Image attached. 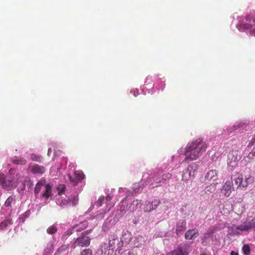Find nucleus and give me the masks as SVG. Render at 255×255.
Returning <instances> with one entry per match:
<instances>
[{
	"label": "nucleus",
	"instance_id": "16",
	"mask_svg": "<svg viewBox=\"0 0 255 255\" xmlns=\"http://www.w3.org/2000/svg\"><path fill=\"white\" fill-rule=\"evenodd\" d=\"M217 175L216 170H210L206 174L205 178L208 180H215Z\"/></svg>",
	"mask_w": 255,
	"mask_h": 255
},
{
	"label": "nucleus",
	"instance_id": "41",
	"mask_svg": "<svg viewBox=\"0 0 255 255\" xmlns=\"http://www.w3.org/2000/svg\"><path fill=\"white\" fill-rule=\"evenodd\" d=\"M26 183L27 184V186L29 188H31L33 185V182L30 179H28L26 181Z\"/></svg>",
	"mask_w": 255,
	"mask_h": 255
},
{
	"label": "nucleus",
	"instance_id": "43",
	"mask_svg": "<svg viewBox=\"0 0 255 255\" xmlns=\"http://www.w3.org/2000/svg\"><path fill=\"white\" fill-rule=\"evenodd\" d=\"M131 253H132V252H127V251H125L124 252H123L121 254V255H131Z\"/></svg>",
	"mask_w": 255,
	"mask_h": 255
},
{
	"label": "nucleus",
	"instance_id": "47",
	"mask_svg": "<svg viewBox=\"0 0 255 255\" xmlns=\"http://www.w3.org/2000/svg\"><path fill=\"white\" fill-rule=\"evenodd\" d=\"M151 185L152 186V188H154V187H157V186H159V185H154V183H151Z\"/></svg>",
	"mask_w": 255,
	"mask_h": 255
},
{
	"label": "nucleus",
	"instance_id": "44",
	"mask_svg": "<svg viewBox=\"0 0 255 255\" xmlns=\"http://www.w3.org/2000/svg\"><path fill=\"white\" fill-rule=\"evenodd\" d=\"M231 255H239L238 253L234 251H232L231 253Z\"/></svg>",
	"mask_w": 255,
	"mask_h": 255
},
{
	"label": "nucleus",
	"instance_id": "3",
	"mask_svg": "<svg viewBox=\"0 0 255 255\" xmlns=\"http://www.w3.org/2000/svg\"><path fill=\"white\" fill-rule=\"evenodd\" d=\"M90 232V231H87L85 233H82L80 236L75 240L72 246V248L75 249L77 246L82 247L89 246L91 242V238L87 236L86 235L88 234Z\"/></svg>",
	"mask_w": 255,
	"mask_h": 255
},
{
	"label": "nucleus",
	"instance_id": "27",
	"mask_svg": "<svg viewBox=\"0 0 255 255\" xmlns=\"http://www.w3.org/2000/svg\"><path fill=\"white\" fill-rule=\"evenodd\" d=\"M242 250L245 255H249L250 254L251 249L250 246L248 245H244L242 248Z\"/></svg>",
	"mask_w": 255,
	"mask_h": 255
},
{
	"label": "nucleus",
	"instance_id": "49",
	"mask_svg": "<svg viewBox=\"0 0 255 255\" xmlns=\"http://www.w3.org/2000/svg\"><path fill=\"white\" fill-rule=\"evenodd\" d=\"M200 255H207L206 254H202Z\"/></svg>",
	"mask_w": 255,
	"mask_h": 255
},
{
	"label": "nucleus",
	"instance_id": "24",
	"mask_svg": "<svg viewBox=\"0 0 255 255\" xmlns=\"http://www.w3.org/2000/svg\"><path fill=\"white\" fill-rule=\"evenodd\" d=\"M85 227L84 226L83 223H80L79 224L76 225L72 227L73 231L80 232L85 229Z\"/></svg>",
	"mask_w": 255,
	"mask_h": 255
},
{
	"label": "nucleus",
	"instance_id": "8",
	"mask_svg": "<svg viewBox=\"0 0 255 255\" xmlns=\"http://www.w3.org/2000/svg\"><path fill=\"white\" fill-rule=\"evenodd\" d=\"M30 171L35 175H42L45 172V168L43 166L35 164L31 166Z\"/></svg>",
	"mask_w": 255,
	"mask_h": 255
},
{
	"label": "nucleus",
	"instance_id": "37",
	"mask_svg": "<svg viewBox=\"0 0 255 255\" xmlns=\"http://www.w3.org/2000/svg\"><path fill=\"white\" fill-rule=\"evenodd\" d=\"M68 177L69 180H70V182L72 184H73L74 185H77L78 184L76 179H75V177L74 178L72 177V176L70 174H68Z\"/></svg>",
	"mask_w": 255,
	"mask_h": 255
},
{
	"label": "nucleus",
	"instance_id": "39",
	"mask_svg": "<svg viewBox=\"0 0 255 255\" xmlns=\"http://www.w3.org/2000/svg\"><path fill=\"white\" fill-rule=\"evenodd\" d=\"M104 200V197H101L97 200V201L96 202V204L98 206H101V205L103 203V202Z\"/></svg>",
	"mask_w": 255,
	"mask_h": 255
},
{
	"label": "nucleus",
	"instance_id": "31",
	"mask_svg": "<svg viewBox=\"0 0 255 255\" xmlns=\"http://www.w3.org/2000/svg\"><path fill=\"white\" fill-rule=\"evenodd\" d=\"M117 239H113V240H110L109 242V243L108 245V246L114 251V249L116 247V241Z\"/></svg>",
	"mask_w": 255,
	"mask_h": 255
},
{
	"label": "nucleus",
	"instance_id": "25",
	"mask_svg": "<svg viewBox=\"0 0 255 255\" xmlns=\"http://www.w3.org/2000/svg\"><path fill=\"white\" fill-rule=\"evenodd\" d=\"M30 158L33 161L41 162L42 161V157L40 155L31 154L30 155Z\"/></svg>",
	"mask_w": 255,
	"mask_h": 255
},
{
	"label": "nucleus",
	"instance_id": "51",
	"mask_svg": "<svg viewBox=\"0 0 255 255\" xmlns=\"http://www.w3.org/2000/svg\"><path fill=\"white\" fill-rule=\"evenodd\" d=\"M204 238H205V239H206V238H207L206 236H204Z\"/></svg>",
	"mask_w": 255,
	"mask_h": 255
},
{
	"label": "nucleus",
	"instance_id": "35",
	"mask_svg": "<svg viewBox=\"0 0 255 255\" xmlns=\"http://www.w3.org/2000/svg\"><path fill=\"white\" fill-rule=\"evenodd\" d=\"M106 214V212L105 211H102V212H100L99 213H98L96 216L95 217L97 219H102L104 217L105 214Z\"/></svg>",
	"mask_w": 255,
	"mask_h": 255
},
{
	"label": "nucleus",
	"instance_id": "20",
	"mask_svg": "<svg viewBox=\"0 0 255 255\" xmlns=\"http://www.w3.org/2000/svg\"><path fill=\"white\" fill-rule=\"evenodd\" d=\"M69 199V205L72 206H76L78 202V195L77 194L71 196L70 198H68Z\"/></svg>",
	"mask_w": 255,
	"mask_h": 255
},
{
	"label": "nucleus",
	"instance_id": "46",
	"mask_svg": "<svg viewBox=\"0 0 255 255\" xmlns=\"http://www.w3.org/2000/svg\"><path fill=\"white\" fill-rule=\"evenodd\" d=\"M251 33L255 36V28L251 31Z\"/></svg>",
	"mask_w": 255,
	"mask_h": 255
},
{
	"label": "nucleus",
	"instance_id": "45",
	"mask_svg": "<svg viewBox=\"0 0 255 255\" xmlns=\"http://www.w3.org/2000/svg\"><path fill=\"white\" fill-rule=\"evenodd\" d=\"M51 148H49L48 150V153H47V154L48 156H49L51 153Z\"/></svg>",
	"mask_w": 255,
	"mask_h": 255
},
{
	"label": "nucleus",
	"instance_id": "4",
	"mask_svg": "<svg viewBox=\"0 0 255 255\" xmlns=\"http://www.w3.org/2000/svg\"><path fill=\"white\" fill-rule=\"evenodd\" d=\"M0 184L2 188L10 190L16 186L15 180L11 177H5L3 174L0 173Z\"/></svg>",
	"mask_w": 255,
	"mask_h": 255
},
{
	"label": "nucleus",
	"instance_id": "50",
	"mask_svg": "<svg viewBox=\"0 0 255 255\" xmlns=\"http://www.w3.org/2000/svg\"><path fill=\"white\" fill-rule=\"evenodd\" d=\"M210 234H211V233L209 232V233H208L207 234V235H209Z\"/></svg>",
	"mask_w": 255,
	"mask_h": 255
},
{
	"label": "nucleus",
	"instance_id": "9",
	"mask_svg": "<svg viewBox=\"0 0 255 255\" xmlns=\"http://www.w3.org/2000/svg\"><path fill=\"white\" fill-rule=\"evenodd\" d=\"M186 229V222L185 220L179 221L176 226V233L177 235H180Z\"/></svg>",
	"mask_w": 255,
	"mask_h": 255
},
{
	"label": "nucleus",
	"instance_id": "28",
	"mask_svg": "<svg viewBox=\"0 0 255 255\" xmlns=\"http://www.w3.org/2000/svg\"><path fill=\"white\" fill-rule=\"evenodd\" d=\"M112 198L113 197L110 195H107L106 197V204L108 207H109L110 209L113 207L115 205V203L110 202Z\"/></svg>",
	"mask_w": 255,
	"mask_h": 255
},
{
	"label": "nucleus",
	"instance_id": "36",
	"mask_svg": "<svg viewBox=\"0 0 255 255\" xmlns=\"http://www.w3.org/2000/svg\"><path fill=\"white\" fill-rule=\"evenodd\" d=\"M172 177V175L170 173L164 174L162 175V180L163 182H165L167 180L170 179Z\"/></svg>",
	"mask_w": 255,
	"mask_h": 255
},
{
	"label": "nucleus",
	"instance_id": "10",
	"mask_svg": "<svg viewBox=\"0 0 255 255\" xmlns=\"http://www.w3.org/2000/svg\"><path fill=\"white\" fill-rule=\"evenodd\" d=\"M192 167L188 166L184 171L182 176V180L184 182H187L189 180L191 179V169Z\"/></svg>",
	"mask_w": 255,
	"mask_h": 255
},
{
	"label": "nucleus",
	"instance_id": "17",
	"mask_svg": "<svg viewBox=\"0 0 255 255\" xmlns=\"http://www.w3.org/2000/svg\"><path fill=\"white\" fill-rule=\"evenodd\" d=\"M69 249V245H63L56 251L54 255H60L67 251Z\"/></svg>",
	"mask_w": 255,
	"mask_h": 255
},
{
	"label": "nucleus",
	"instance_id": "33",
	"mask_svg": "<svg viewBox=\"0 0 255 255\" xmlns=\"http://www.w3.org/2000/svg\"><path fill=\"white\" fill-rule=\"evenodd\" d=\"M92 251L90 249H85L83 250L81 253L80 255H92Z\"/></svg>",
	"mask_w": 255,
	"mask_h": 255
},
{
	"label": "nucleus",
	"instance_id": "15",
	"mask_svg": "<svg viewBox=\"0 0 255 255\" xmlns=\"http://www.w3.org/2000/svg\"><path fill=\"white\" fill-rule=\"evenodd\" d=\"M11 162L15 164L24 165L27 161L24 158L15 156L11 159Z\"/></svg>",
	"mask_w": 255,
	"mask_h": 255
},
{
	"label": "nucleus",
	"instance_id": "21",
	"mask_svg": "<svg viewBox=\"0 0 255 255\" xmlns=\"http://www.w3.org/2000/svg\"><path fill=\"white\" fill-rule=\"evenodd\" d=\"M74 176L77 183L81 182L84 178V174L82 172L78 171L74 172Z\"/></svg>",
	"mask_w": 255,
	"mask_h": 255
},
{
	"label": "nucleus",
	"instance_id": "2",
	"mask_svg": "<svg viewBox=\"0 0 255 255\" xmlns=\"http://www.w3.org/2000/svg\"><path fill=\"white\" fill-rule=\"evenodd\" d=\"M249 177H243V176L241 173H237L233 175L232 177V185L233 189H240L242 190H245L248 186V180Z\"/></svg>",
	"mask_w": 255,
	"mask_h": 255
},
{
	"label": "nucleus",
	"instance_id": "23",
	"mask_svg": "<svg viewBox=\"0 0 255 255\" xmlns=\"http://www.w3.org/2000/svg\"><path fill=\"white\" fill-rule=\"evenodd\" d=\"M255 157V148H254L249 153L248 155L245 157L246 160L250 162V160L254 159Z\"/></svg>",
	"mask_w": 255,
	"mask_h": 255
},
{
	"label": "nucleus",
	"instance_id": "52",
	"mask_svg": "<svg viewBox=\"0 0 255 255\" xmlns=\"http://www.w3.org/2000/svg\"><path fill=\"white\" fill-rule=\"evenodd\" d=\"M131 255H134V254L132 252L131 253Z\"/></svg>",
	"mask_w": 255,
	"mask_h": 255
},
{
	"label": "nucleus",
	"instance_id": "32",
	"mask_svg": "<svg viewBox=\"0 0 255 255\" xmlns=\"http://www.w3.org/2000/svg\"><path fill=\"white\" fill-rule=\"evenodd\" d=\"M246 20L249 23H255V18L252 14H248L246 16Z\"/></svg>",
	"mask_w": 255,
	"mask_h": 255
},
{
	"label": "nucleus",
	"instance_id": "12",
	"mask_svg": "<svg viewBox=\"0 0 255 255\" xmlns=\"http://www.w3.org/2000/svg\"><path fill=\"white\" fill-rule=\"evenodd\" d=\"M46 180L44 178H41L36 184L34 188L35 196L37 198L41 188L45 184Z\"/></svg>",
	"mask_w": 255,
	"mask_h": 255
},
{
	"label": "nucleus",
	"instance_id": "48",
	"mask_svg": "<svg viewBox=\"0 0 255 255\" xmlns=\"http://www.w3.org/2000/svg\"><path fill=\"white\" fill-rule=\"evenodd\" d=\"M133 95H134V97H135V96H136L135 92H134Z\"/></svg>",
	"mask_w": 255,
	"mask_h": 255
},
{
	"label": "nucleus",
	"instance_id": "14",
	"mask_svg": "<svg viewBox=\"0 0 255 255\" xmlns=\"http://www.w3.org/2000/svg\"><path fill=\"white\" fill-rule=\"evenodd\" d=\"M101 249L102 255H111L114 252L113 250L109 248L108 245L106 244L102 245Z\"/></svg>",
	"mask_w": 255,
	"mask_h": 255
},
{
	"label": "nucleus",
	"instance_id": "1",
	"mask_svg": "<svg viewBox=\"0 0 255 255\" xmlns=\"http://www.w3.org/2000/svg\"><path fill=\"white\" fill-rule=\"evenodd\" d=\"M207 148V144L202 138L189 142L185 148L184 160L188 163L196 160L206 151Z\"/></svg>",
	"mask_w": 255,
	"mask_h": 255
},
{
	"label": "nucleus",
	"instance_id": "5",
	"mask_svg": "<svg viewBox=\"0 0 255 255\" xmlns=\"http://www.w3.org/2000/svg\"><path fill=\"white\" fill-rule=\"evenodd\" d=\"M242 155L237 149H233L228 155V164L232 167H235L241 159Z\"/></svg>",
	"mask_w": 255,
	"mask_h": 255
},
{
	"label": "nucleus",
	"instance_id": "13",
	"mask_svg": "<svg viewBox=\"0 0 255 255\" xmlns=\"http://www.w3.org/2000/svg\"><path fill=\"white\" fill-rule=\"evenodd\" d=\"M52 186L49 184L45 185V191L41 194V197L47 199L51 195Z\"/></svg>",
	"mask_w": 255,
	"mask_h": 255
},
{
	"label": "nucleus",
	"instance_id": "6",
	"mask_svg": "<svg viewBox=\"0 0 255 255\" xmlns=\"http://www.w3.org/2000/svg\"><path fill=\"white\" fill-rule=\"evenodd\" d=\"M234 190L233 188L232 182H231L230 181H227L224 184L221 192L225 196L228 197L231 195L232 191Z\"/></svg>",
	"mask_w": 255,
	"mask_h": 255
},
{
	"label": "nucleus",
	"instance_id": "18",
	"mask_svg": "<svg viewBox=\"0 0 255 255\" xmlns=\"http://www.w3.org/2000/svg\"><path fill=\"white\" fill-rule=\"evenodd\" d=\"M12 222L10 219H6L0 223V230H4L12 224Z\"/></svg>",
	"mask_w": 255,
	"mask_h": 255
},
{
	"label": "nucleus",
	"instance_id": "11",
	"mask_svg": "<svg viewBox=\"0 0 255 255\" xmlns=\"http://www.w3.org/2000/svg\"><path fill=\"white\" fill-rule=\"evenodd\" d=\"M189 253L182 247L178 246L172 251L168 255H188Z\"/></svg>",
	"mask_w": 255,
	"mask_h": 255
},
{
	"label": "nucleus",
	"instance_id": "42",
	"mask_svg": "<svg viewBox=\"0 0 255 255\" xmlns=\"http://www.w3.org/2000/svg\"><path fill=\"white\" fill-rule=\"evenodd\" d=\"M251 228H255V218L252 220L250 222H249Z\"/></svg>",
	"mask_w": 255,
	"mask_h": 255
},
{
	"label": "nucleus",
	"instance_id": "40",
	"mask_svg": "<svg viewBox=\"0 0 255 255\" xmlns=\"http://www.w3.org/2000/svg\"><path fill=\"white\" fill-rule=\"evenodd\" d=\"M151 203H153V207L155 208V209L159 205V204H160V200H155L154 201L151 202Z\"/></svg>",
	"mask_w": 255,
	"mask_h": 255
},
{
	"label": "nucleus",
	"instance_id": "34",
	"mask_svg": "<svg viewBox=\"0 0 255 255\" xmlns=\"http://www.w3.org/2000/svg\"><path fill=\"white\" fill-rule=\"evenodd\" d=\"M13 200H14L13 198L12 197L10 196L5 201L4 205L6 207L10 206Z\"/></svg>",
	"mask_w": 255,
	"mask_h": 255
},
{
	"label": "nucleus",
	"instance_id": "7",
	"mask_svg": "<svg viewBox=\"0 0 255 255\" xmlns=\"http://www.w3.org/2000/svg\"><path fill=\"white\" fill-rule=\"evenodd\" d=\"M199 235L198 230L196 228L188 230L185 234L186 240H190L197 238Z\"/></svg>",
	"mask_w": 255,
	"mask_h": 255
},
{
	"label": "nucleus",
	"instance_id": "22",
	"mask_svg": "<svg viewBox=\"0 0 255 255\" xmlns=\"http://www.w3.org/2000/svg\"><path fill=\"white\" fill-rule=\"evenodd\" d=\"M57 204L61 207H64L65 205H69V199H65L61 198L58 200Z\"/></svg>",
	"mask_w": 255,
	"mask_h": 255
},
{
	"label": "nucleus",
	"instance_id": "38",
	"mask_svg": "<svg viewBox=\"0 0 255 255\" xmlns=\"http://www.w3.org/2000/svg\"><path fill=\"white\" fill-rule=\"evenodd\" d=\"M66 188L64 185H60L58 187V194L61 195L65 191Z\"/></svg>",
	"mask_w": 255,
	"mask_h": 255
},
{
	"label": "nucleus",
	"instance_id": "26",
	"mask_svg": "<svg viewBox=\"0 0 255 255\" xmlns=\"http://www.w3.org/2000/svg\"><path fill=\"white\" fill-rule=\"evenodd\" d=\"M253 25L251 23H241L240 25V28L243 29L245 30L250 29L253 27Z\"/></svg>",
	"mask_w": 255,
	"mask_h": 255
},
{
	"label": "nucleus",
	"instance_id": "29",
	"mask_svg": "<svg viewBox=\"0 0 255 255\" xmlns=\"http://www.w3.org/2000/svg\"><path fill=\"white\" fill-rule=\"evenodd\" d=\"M57 231V227L54 225H52L50 226L47 229V232L49 234H53L56 233Z\"/></svg>",
	"mask_w": 255,
	"mask_h": 255
},
{
	"label": "nucleus",
	"instance_id": "19",
	"mask_svg": "<svg viewBox=\"0 0 255 255\" xmlns=\"http://www.w3.org/2000/svg\"><path fill=\"white\" fill-rule=\"evenodd\" d=\"M236 229L242 231H248L251 229L249 222H244L242 224L237 226Z\"/></svg>",
	"mask_w": 255,
	"mask_h": 255
},
{
	"label": "nucleus",
	"instance_id": "30",
	"mask_svg": "<svg viewBox=\"0 0 255 255\" xmlns=\"http://www.w3.org/2000/svg\"><path fill=\"white\" fill-rule=\"evenodd\" d=\"M144 210L145 211L148 212L155 210V208L153 207V203L148 202V203L146 205Z\"/></svg>",
	"mask_w": 255,
	"mask_h": 255
}]
</instances>
